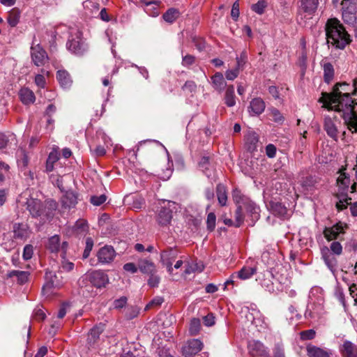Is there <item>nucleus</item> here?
<instances>
[{"mask_svg": "<svg viewBox=\"0 0 357 357\" xmlns=\"http://www.w3.org/2000/svg\"><path fill=\"white\" fill-rule=\"evenodd\" d=\"M347 83L337 84L331 93H322L319 101L328 109L342 112V117L348 130L357 132V102L351 99L346 87Z\"/></svg>", "mask_w": 357, "mask_h": 357, "instance_id": "f257e3e1", "label": "nucleus"}, {"mask_svg": "<svg viewBox=\"0 0 357 357\" xmlns=\"http://www.w3.org/2000/svg\"><path fill=\"white\" fill-rule=\"evenodd\" d=\"M327 43L337 49H344L349 43V35L337 19H330L326 24Z\"/></svg>", "mask_w": 357, "mask_h": 357, "instance_id": "f03ea898", "label": "nucleus"}, {"mask_svg": "<svg viewBox=\"0 0 357 357\" xmlns=\"http://www.w3.org/2000/svg\"><path fill=\"white\" fill-rule=\"evenodd\" d=\"M356 165L353 168V170L356 173L355 168ZM345 169H342L339 171V176L337 178V186L338 187V194H345L348 192L354 193L357 190V178L355 175V178L353 179V183H351V179L349 175L345 172Z\"/></svg>", "mask_w": 357, "mask_h": 357, "instance_id": "7ed1b4c3", "label": "nucleus"}, {"mask_svg": "<svg viewBox=\"0 0 357 357\" xmlns=\"http://www.w3.org/2000/svg\"><path fill=\"white\" fill-rule=\"evenodd\" d=\"M31 58L33 64L38 67L45 66L49 62L46 51L39 44L31 46Z\"/></svg>", "mask_w": 357, "mask_h": 357, "instance_id": "20e7f679", "label": "nucleus"}, {"mask_svg": "<svg viewBox=\"0 0 357 357\" xmlns=\"http://www.w3.org/2000/svg\"><path fill=\"white\" fill-rule=\"evenodd\" d=\"M104 331V324L93 326L88 334L86 346L89 350L96 351L100 342V335Z\"/></svg>", "mask_w": 357, "mask_h": 357, "instance_id": "39448f33", "label": "nucleus"}, {"mask_svg": "<svg viewBox=\"0 0 357 357\" xmlns=\"http://www.w3.org/2000/svg\"><path fill=\"white\" fill-rule=\"evenodd\" d=\"M203 348V343L198 339L187 341L181 348V353L185 357H192Z\"/></svg>", "mask_w": 357, "mask_h": 357, "instance_id": "423d86ee", "label": "nucleus"}, {"mask_svg": "<svg viewBox=\"0 0 357 357\" xmlns=\"http://www.w3.org/2000/svg\"><path fill=\"white\" fill-rule=\"evenodd\" d=\"M342 17L344 22L352 23L356 20V6L349 0L342 1Z\"/></svg>", "mask_w": 357, "mask_h": 357, "instance_id": "0eeeda50", "label": "nucleus"}, {"mask_svg": "<svg viewBox=\"0 0 357 357\" xmlns=\"http://www.w3.org/2000/svg\"><path fill=\"white\" fill-rule=\"evenodd\" d=\"M346 225L338 222L332 227H326L323 231L324 237L328 241L336 239L340 234L344 233Z\"/></svg>", "mask_w": 357, "mask_h": 357, "instance_id": "6e6552de", "label": "nucleus"}, {"mask_svg": "<svg viewBox=\"0 0 357 357\" xmlns=\"http://www.w3.org/2000/svg\"><path fill=\"white\" fill-rule=\"evenodd\" d=\"M89 281L97 288L105 287L109 283L108 275L102 271H94L89 274Z\"/></svg>", "mask_w": 357, "mask_h": 357, "instance_id": "1a4fd4ad", "label": "nucleus"}, {"mask_svg": "<svg viewBox=\"0 0 357 357\" xmlns=\"http://www.w3.org/2000/svg\"><path fill=\"white\" fill-rule=\"evenodd\" d=\"M26 208L33 217H38L44 214V207L40 200L29 198L26 201Z\"/></svg>", "mask_w": 357, "mask_h": 357, "instance_id": "9d476101", "label": "nucleus"}, {"mask_svg": "<svg viewBox=\"0 0 357 357\" xmlns=\"http://www.w3.org/2000/svg\"><path fill=\"white\" fill-rule=\"evenodd\" d=\"M116 256V252L112 246H104L100 248L97 254L98 261L102 264L112 262Z\"/></svg>", "mask_w": 357, "mask_h": 357, "instance_id": "9b49d317", "label": "nucleus"}, {"mask_svg": "<svg viewBox=\"0 0 357 357\" xmlns=\"http://www.w3.org/2000/svg\"><path fill=\"white\" fill-rule=\"evenodd\" d=\"M176 258V252L174 250L163 251L160 254V260L162 264L166 266L169 275H173L174 268L172 262Z\"/></svg>", "mask_w": 357, "mask_h": 357, "instance_id": "f8f14e48", "label": "nucleus"}, {"mask_svg": "<svg viewBox=\"0 0 357 357\" xmlns=\"http://www.w3.org/2000/svg\"><path fill=\"white\" fill-rule=\"evenodd\" d=\"M249 349L252 355L258 357H269L267 347L258 340H253L249 343Z\"/></svg>", "mask_w": 357, "mask_h": 357, "instance_id": "ddd939ff", "label": "nucleus"}, {"mask_svg": "<svg viewBox=\"0 0 357 357\" xmlns=\"http://www.w3.org/2000/svg\"><path fill=\"white\" fill-rule=\"evenodd\" d=\"M321 257L327 267L332 271H336L337 261L334 255H333L328 247L324 246L321 250Z\"/></svg>", "mask_w": 357, "mask_h": 357, "instance_id": "4468645a", "label": "nucleus"}, {"mask_svg": "<svg viewBox=\"0 0 357 357\" xmlns=\"http://www.w3.org/2000/svg\"><path fill=\"white\" fill-rule=\"evenodd\" d=\"M337 121L336 116H326L324 117V128L328 136L331 138L336 139L337 137V128L335 125V121Z\"/></svg>", "mask_w": 357, "mask_h": 357, "instance_id": "2eb2a0df", "label": "nucleus"}, {"mask_svg": "<svg viewBox=\"0 0 357 357\" xmlns=\"http://www.w3.org/2000/svg\"><path fill=\"white\" fill-rule=\"evenodd\" d=\"M265 108L264 101L261 98H255L250 102L248 112L250 116H257L263 113Z\"/></svg>", "mask_w": 357, "mask_h": 357, "instance_id": "dca6fc26", "label": "nucleus"}, {"mask_svg": "<svg viewBox=\"0 0 357 357\" xmlns=\"http://www.w3.org/2000/svg\"><path fill=\"white\" fill-rule=\"evenodd\" d=\"M172 219V211L169 208L162 207L156 216L158 223L161 226L168 225Z\"/></svg>", "mask_w": 357, "mask_h": 357, "instance_id": "f3484780", "label": "nucleus"}, {"mask_svg": "<svg viewBox=\"0 0 357 357\" xmlns=\"http://www.w3.org/2000/svg\"><path fill=\"white\" fill-rule=\"evenodd\" d=\"M340 351L343 357H357V347L351 341H344Z\"/></svg>", "mask_w": 357, "mask_h": 357, "instance_id": "a211bd4d", "label": "nucleus"}, {"mask_svg": "<svg viewBox=\"0 0 357 357\" xmlns=\"http://www.w3.org/2000/svg\"><path fill=\"white\" fill-rule=\"evenodd\" d=\"M138 268L144 274L151 275L157 273L155 264L147 259H141L138 262Z\"/></svg>", "mask_w": 357, "mask_h": 357, "instance_id": "6ab92c4d", "label": "nucleus"}, {"mask_svg": "<svg viewBox=\"0 0 357 357\" xmlns=\"http://www.w3.org/2000/svg\"><path fill=\"white\" fill-rule=\"evenodd\" d=\"M20 100L24 105L33 104L36 100L33 92L28 88H22L19 91Z\"/></svg>", "mask_w": 357, "mask_h": 357, "instance_id": "aec40b11", "label": "nucleus"}, {"mask_svg": "<svg viewBox=\"0 0 357 357\" xmlns=\"http://www.w3.org/2000/svg\"><path fill=\"white\" fill-rule=\"evenodd\" d=\"M61 202L66 208L74 207L77 203V196L73 192H66L61 199Z\"/></svg>", "mask_w": 357, "mask_h": 357, "instance_id": "412c9836", "label": "nucleus"}, {"mask_svg": "<svg viewBox=\"0 0 357 357\" xmlns=\"http://www.w3.org/2000/svg\"><path fill=\"white\" fill-rule=\"evenodd\" d=\"M212 84L213 88L221 92L227 85L223 75L221 73H216L211 77Z\"/></svg>", "mask_w": 357, "mask_h": 357, "instance_id": "4be33fe9", "label": "nucleus"}, {"mask_svg": "<svg viewBox=\"0 0 357 357\" xmlns=\"http://www.w3.org/2000/svg\"><path fill=\"white\" fill-rule=\"evenodd\" d=\"M321 66L324 70V79L326 83H330L334 77V68L333 65L329 62L321 63Z\"/></svg>", "mask_w": 357, "mask_h": 357, "instance_id": "5701e85b", "label": "nucleus"}, {"mask_svg": "<svg viewBox=\"0 0 357 357\" xmlns=\"http://www.w3.org/2000/svg\"><path fill=\"white\" fill-rule=\"evenodd\" d=\"M56 77L63 88H68L70 86L72 80L69 73L66 70H58Z\"/></svg>", "mask_w": 357, "mask_h": 357, "instance_id": "b1692460", "label": "nucleus"}, {"mask_svg": "<svg viewBox=\"0 0 357 357\" xmlns=\"http://www.w3.org/2000/svg\"><path fill=\"white\" fill-rule=\"evenodd\" d=\"M318 4V0H301V9L311 15L316 11Z\"/></svg>", "mask_w": 357, "mask_h": 357, "instance_id": "393cba45", "label": "nucleus"}, {"mask_svg": "<svg viewBox=\"0 0 357 357\" xmlns=\"http://www.w3.org/2000/svg\"><path fill=\"white\" fill-rule=\"evenodd\" d=\"M45 278L49 281L44 285L43 289L59 287L61 285V282L57 280V276L52 271L46 272Z\"/></svg>", "mask_w": 357, "mask_h": 357, "instance_id": "a878e982", "label": "nucleus"}, {"mask_svg": "<svg viewBox=\"0 0 357 357\" xmlns=\"http://www.w3.org/2000/svg\"><path fill=\"white\" fill-rule=\"evenodd\" d=\"M225 102L228 107H234L236 104L234 87L229 85L227 87L225 95Z\"/></svg>", "mask_w": 357, "mask_h": 357, "instance_id": "bb28decb", "label": "nucleus"}, {"mask_svg": "<svg viewBox=\"0 0 357 357\" xmlns=\"http://www.w3.org/2000/svg\"><path fill=\"white\" fill-rule=\"evenodd\" d=\"M29 229L26 225L16 224L14 226V235L15 238H26L29 236Z\"/></svg>", "mask_w": 357, "mask_h": 357, "instance_id": "cd10ccee", "label": "nucleus"}, {"mask_svg": "<svg viewBox=\"0 0 357 357\" xmlns=\"http://www.w3.org/2000/svg\"><path fill=\"white\" fill-rule=\"evenodd\" d=\"M59 159V153L56 150L51 151L46 161V171L50 172L54 169V163Z\"/></svg>", "mask_w": 357, "mask_h": 357, "instance_id": "c85d7f7f", "label": "nucleus"}, {"mask_svg": "<svg viewBox=\"0 0 357 357\" xmlns=\"http://www.w3.org/2000/svg\"><path fill=\"white\" fill-rule=\"evenodd\" d=\"M257 272V268L255 267H243L236 274V276L241 280H247L251 278Z\"/></svg>", "mask_w": 357, "mask_h": 357, "instance_id": "c756f323", "label": "nucleus"}, {"mask_svg": "<svg viewBox=\"0 0 357 357\" xmlns=\"http://www.w3.org/2000/svg\"><path fill=\"white\" fill-rule=\"evenodd\" d=\"M29 273L27 271H12L7 273V276L8 278H12L13 276L17 277V281L20 284H24L28 281Z\"/></svg>", "mask_w": 357, "mask_h": 357, "instance_id": "7c9ffc66", "label": "nucleus"}, {"mask_svg": "<svg viewBox=\"0 0 357 357\" xmlns=\"http://www.w3.org/2000/svg\"><path fill=\"white\" fill-rule=\"evenodd\" d=\"M180 15L178 9L172 8L168 9L162 15L164 20L169 24L173 23Z\"/></svg>", "mask_w": 357, "mask_h": 357, "instance_id": "2f4dec72", "label": "nucleus"}, {"mask_svg": "<svg viewBox=\"0 0 357 357\" xmlns=\"http://www.w3.org/2000/svg\"><path fill=\"white\" fill-rule=\"evenodd\" d=\"M47 249L52 252H57L60 249V238L58 235H54L48 239Z\"/></svg>", "mask_w": 357, "mask_h": 357, "instance_id": "473e14b6", "label": "nucleus"}, {"mask_svg": "<svg viewBox=\"0 0 357 357\" xmlns=\"http://www.w3.org/2000/svg\"><path fill=\"white\" fill-rule=\"evenodd\" d=\"M216 192L220 205L222 206H226L227 202V195L225 186L221 184L218 185L216 188Z\"/></svg>", "mask_w": 357, "mask_h": 357, "instance_id": "72a5a7b5", "label": "nucleus"}, {"mask_svg": "<svg viewBox=\"0 0 357 357\" xmlns=\"http://www.w3.org/2000/svg\"><path fill=\"white\" fill-rule=\"evenodd\" d=\"M258 136L255 132H250L245 136V144L250 151L255 150L258 142Z\"/></svg>", "mask_w": 357, "mask_h": 357, "instance_id": "f704fd0d", "label": "nucleus"}, {"mask_svg": "<svg viewBox=\"0 0 357 357\" xmlns=\"http://www.w3.org/2000/svg\"><path fill=\"white\" fill-rule=\"evenodd\" d=\"M307 354L309 357H329L326 351L317 347H309Z\"/></svg>", "mask_w": 357, "mask_h": 357, "instance_id": "c9c22d12", "label": "nucleus"}, {"mask_svg": "<svg viewBox=\"0 0 357 357\" xmlns=\"http://www.w3.org/2000/svg\"><path fill=\"white\" fill-rule=\"evenodd\" d=\"M271 210L275 215L280 217H284L287 213V208L279 202L272 203L271 204Z\"/></svg>", "mask_w": 357, "mask_h": 357, "instance_id": "e433bc0d", "label": "nucleus"}, {"mask_svg": "<svg viewBox=\"0 0 357 357\" xmlns=\"http://www.w3.org/2000/svg\"><path fill=\"white\" fill-rule=\"evenodd\" d=\"M84 7L85 10L89 12V14L91 15L97 13L98 11L100 10L99 3L93 0H88L84 1Z\"/></svg>", "mask_w": 357, "mask_h": 357, "instance_id": "4c0bfd02", "label": "nucleus"}, {"mask_svg": "<svg viewBox=\"0 0 357 357\" xmlns=\"http://www.w3.org/2000/svg\"><path fill=\"white\" fill-rule=\"evenodd\" d=\"M204 265L202 264H188L184 271L183 275L186 276L196 271L202 272L204 270Z\"/></svg>", "mask_w": 357, "mask_h": 357, "instance_id": "58836bf2", "label": "nucleus"}, {"mask_svg": "<svg viewBox=\"0 0 357 357\" xmlns=\"http://www.w3.org/2000/svg\"><path fill=\"white\" fill-rule=\"evenodd\" d=\"M68 49L76 54H82L84 52L83 46L77 40H71L68 43Z\"/></svg>", "mask_w": 357, "mask_h": 357, "instance_id": "ea45409f", "label": "nucleus"}, {"mask_svg": "<svg viewBox=\"0 0 357 357\" xmlns=\"http://www.w3.org/2000/svg\"><path fill=\"white\" fill-rule=\"evenodd\" d=\"M351 198H347V193L345 194H339V202H337L336 206L338 210H343L347 207V205L350 204L349 203V200H351Z\"/></svg>", "mask_w": 357, "mask_h": 357, "instance_id": "a19ab883", "label": "nucleus"}, {"mask_svg": "<svg viewBox=\"0 0 357 357\" xmlns=\"http://www.w3.org/2000/svg\"><path fill=\"white\" fill-rule=\"evenodd\" d=\"M201 328L200 320L197 318L191 319L189 326V331L191 335H197Z\"/></svg>", "mask_w": 357, "mask_h": 357, "instance_id": "79ce46f5", "label": "nucleus"}, {"mask_svg": "<svg viewBox=\"0 0 357 357\" xmlns=\"http://www.w3.org/2000/svg\"><path fill=\"white\" fill-rule=\"evenodd\" d=\"M266 6L267 3L265 0H259L257 1V3L252 6V9L257 14L261 15L262 13H264V9L266 7Z\"/></svg>", "mask_w": 357, "mask_h": 357, "instance_id": "37998d69", "label": "nucleus"}, {"mask_svg": "<svg viewBox=\"0 0 357 357\" xmlns=\"http://www.w3.org/2000/svg\"><path fill=\"white\" fill-rule=\"evenodd\" d=\"M270 112L273 121L280 124L284 122V118L278 109L272 108L270 109Z\"/></svg>", "mask_w": 357, "mask_h": 357, "instance_id": "c03bdc74", "label": "nucleus"}, {"mask_svg": "<svg viewBox=\"0 0 357 357\" xmlns=\"http://www.w3.org/2000/svg\"><path fill=\"white\" fill-rule=\"evenodd\" d=\"M329 250L333 255L339 256L342 252V246L338 241H334L331 244Z\"/></svg>", "mask_w": 357, "mask_h": 357, "instance_id": "a18cd8bd", "label": "nucleus"}, {"mask_svg": "<svg viewBox=\"0 0 357 357\" xmlns=\"http://www.w3.org/2000/svg\"><path fill=\"white\" fill-rule=\"evenodd\" d=\"M20 20V14L15 11H12L10 13L9 16L8 17V22L12 27L15 26L19 22Z\"/></svg>", "mask_w": 357, "mask_h": 357, "instance_id": "49530a36", "label": "nucleus"}, {"mask_svg": "<svg viewBox=\"0 0 357 357\" xmlns=\"http://www.w3.org/2000/svg\"><path fill=\"white\" fill-rule=\"evenodd\" d=\"M216 217L213 213H210L206 219L207 228L210 231H213L215 227Z\"/></svg>", "mask_w": 357, "mask_h": 357, "instance_id": "de8ad7c7", "label": "nucleus"}, {"mask_svg": "<svg viewBox=\"0 0 357 357\" xmlns=\"http://www.w3.org/2000/svg\"><path fill=\"white\" fill-rule=\"evenodd\" d=\"M33 254V246L30 244L26 245L23 250V259L24 260H29L31 259Z\"/></svg>", "mask_w": 357, "mask_h": 357, "instance_id": "09e8293b", "label": "nucleus"}, {"mask_svg": "<svg viewBox=\"0 0 357 357\" xmlns=\"http://www.w3.org/2000/svg\"><path fill=\"white\" fill-rule=\"evenodd\" d=\"M242 210H243L242 206L238 205L237 207V209L236 211V220H235V223H234V226L236 227H240V225L243 222Z\"/></svg>", "mask_w": 357, "mask_h": 357, "instance_id": "8fccbe9b", "label": "nucleus"}, {"mask_svg": "<svg viewBox=\"0 0 357 357\" xmlns=\"http://www.w3.org/2000/svg\"><path fill=\"white\" fill-rule=\"evenodd\" d=\"M93 246V241L91 238H87L86 240V247L83 253V258L86 259L89 257L90 252Z\"/></svg>", "mask_w": 357, "mask_h": 357, "instance_id": "3c124183", "label": "nucleus"}, {"mask_svg": "<svg viewBox=\"0 0 357 357\" xmlns=\"http://www.w3.org/2000/svg\"><path fill=\"white\" fill-rule=\"evenodd\" d=\"M160 281V278L156 273H153L149 275V278L148 280V284L151 287H156L158 286Z\"/></svg>", "mask_w": 357, "mask_h": 357, "instance_id": "603ef678", "label": "nucleus"}, {"mask_svg": "<svg viewBox=\"0 0 357 357\" xmlns=\"http://www.w3.org/2000/svg\"><path fill=\"white\" fill-rule=\"evenodd\" d=\"M107 199L105 195L99 196H92L90 199L91 203L94 206H100L103 204Z\"/></svg>", "mask_w": 357, "mask_h": 357, "instance_id": "864d4df0", "label": "nucleus"}, {"mask_svg": "<svg viewBox=\"0 0 357 357\" xmlns=\"http://www.w3.org/2000/svg\"><path fill=\"white\" fill-rule=\"evenodd\" d=\"M298 63L301 68L302 73L304 74L307 66V54L304 51L302 52L298 59Z\"/></svg>", "mask_w": 357, "mask_h": 357, "instance_id": "5fc2aeb1", "label": "nucleus"}, {"mask_svg": "<svg viewBox=\"0 0 357 357\" xmlns=\"http://www.w3.org/2000/svg\"><path fill=\"white\" fill-rule=\"evenodd\" d=\"M300 335L303 340H312L315 337L316 332L313 329H310L301 332Z\"/></svg>", "mask_w": 357, "mask_h": 357, "instance_id": "6e6d98bb", "label": "nucleus"}, {"mask_svg": "<svg viewBox=\"0 0 357 357\" xmlns=\"http://www.w3.org/2000/svg\"><path fill=\"white\" fill-rule=\"evenodd\" d=\"M239 72L240 70L236 68L228 70L225 72V77L228 80H234L238 76Z\"/></svg>", "mask_w": 357, "mask_h": 357, "instance_id": "4d7b16f0", "label": "nucleus"}, {"mask_svg": "<svg viewBox=\"0 0 357 357\" xmlns=\"http://www.w3.org/2000/svg\"><path fill=\"white\" fill-rule=\"evenodd\" d=\"M35 84L40 88L44 89L46 84L45 79L43 75L38 74L35 77Z\"/></svg>", "mask_w": 357, "mask_h": 357, "instance_id": "13d9d810", "label": "nucleus"}, {"mask_svg": "<svg viewBox=\"0 0 357 357\" xmlns=\"http://www.w3.org/2000/svg\"><path fill=\"white\" fill-rule=\"evenodd\" d=\"M266 154L269 158H273L276 155V147L269 144L266 146Z\"/></svg>", "mask_w": 357, "mask_h": 357, "instance_id": "bf43d9fd", "label": "nucleus"}, {"mask_svg": "<svg viewBox=\"0 0 357 357\" xmlns=\"http://www.w3.org/2000/svg\"><path fill=\"white\" fill-rule=\"evenodd\" d=\"M246 61V56L244 52H242L240 55V56L236 57V68H238L239 70L243 68V66L245 65Z\"/></svg>", "mask_w": 357, "mask_h": 357, "instance_id": "052dcab7", "label": "nucleus"}, {"mask_svg": "<svg viewBox=\"0 0 357 357\" xmlns=\"http://www.w3.org/2000/svg\"><path fill=\"white\" fill-rule=\"evenodd\" d=\"M203 321L206 326H212L215 324V317L213 314H208L204 317Z\"/></svg>", "mask_w": 357, "mask_h": 357, "instance_id": "680f3d73", "label": "nucleus"}, {"mask_svg": "<svg viewBox=\"0 0 357 357\" xmlns=\"http://www.w3.org/2000/svg\"><path fill=\"white\" fill-rule=\"evenodd\" d=\"M195 62V57L192 55L187 54L183 56L182 59V65L183 66H189L193 64Z\"/></svg>", "mask_w": 357, "mask_h": 357, "instance_id": "e2e57ef3", "label": "nucleus"}, {"mask_svg": "<svg viewBox=\"0 0 357 357\" xmlns=\"http://www.w3.org/2000/svg\"><path fill=\"white\" fill-rule=\"evenodd\" d=\"M231 15L232 18L236 20L239 16V4L238 1L234 3L231 11Z\"/></svg>", "mask_w": 357, "mask_h": 357, "instance_id": "0e129e2a", "label": "nucleus"}, {"mask_svg": "<svg viewBox=\"0 0 357 357\" xmlns=\"http://www.w3.org/2000/svg\"><path fill=\"white\" fill-rule=\"evenodd\" d=\"M127 303V298L125 296L121 297L119 299H117L114 303V306L115 308L120 309L123 307Z\"/></svg>", "mask_w": 357, "mask_h": 357, "instance_id": "69168bd1", "label": "nucleus"}, {"mask_svg": "<svg viewBox=\"0 0 357 357\" xmlns=\"http://www.w3.org/2000/svg\"><path fill=\"white\" fill-rule=\"evenodd\" d=\"M273 357H285L284 349L280 345L277 344L275 346L273 351Z\"/></svg>", "mask_w": 357, "mask_h": 357, "instance_id": "338daca9", "label": "nucleus"}, {"mask_svg": "<svg viewBox=\"0 0 357 357\" xmlns=\"http://www.w3.org/2000/svg\"><path fill=\"white\" fill-rule=\"evenodd\" d=\"M123 269L126 271L135 273L137 271V267L133 263H127L124 264Z\"/></svg>", "mask_w": 357, "mask_h": 357, "instance_id": "774afa93", "label": "nucleus"}]
</instances>
